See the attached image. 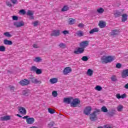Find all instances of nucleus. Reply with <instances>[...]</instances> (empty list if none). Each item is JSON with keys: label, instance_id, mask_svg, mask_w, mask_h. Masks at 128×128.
<instances>
[{"label": "nucleus", "instance_id": "obj_9", "mask_svg": "<svg viewBox=\"0 0 128 128\" xmlns=\"http://www.w3.org/2000/svg\"><path fill=\"white\" fill-rule=\"evenodd\" d=\"M84 49L82 47L78 48L74 52L75 54H80L84 53Z\"/></svg>", "mask_w": 128, "mask_h": 128}, {"label": "nucleus", "instance_id": "obj_60", "mask_svg": "<svg viewBox=\"0 0 128 128\" xmlns=\"http://www.w3.org/2000/svg\"><path fill=\"white\" fill-rule=\"evenodd\" d=\"M34 16L33 15L32 16H30V20H34Z\"/></svg>", "mask_w": 128, "mask_h": 128}, {"label": "nucleus", "instance_id": "obj_32", "mask_svg": "<svg viewBox=\"0 0 128 128\" xmlns=\"http://www.w3.org/2000/svg\"><path fill=\"white\" fill-rule=\"evenodd\" d=\"M101 110L103 112H108V108L106 106H104L101 108Z\"/></svg>", "mask_w": 128, "mask_h": 128}, {"label": "nucleus", "instance_id": "obj_56", "mask_svg": "<svg viewBox=\"0 0 128 128\" xmlns=\"http://www.w3.org/2000/svg\"><path fill=\"white\" fill-rule=\"evenodd\" d=\"M33 48H38V46L36 45V44H34L33 45Z\"/></svg>", "mask_w": 128, "mask_h": 128}, {"label": "nucleus", "instance_id": "obj_51", "mask_svg": "<svg viewBox=\"0 0 128 128\" xmlns=\"http://www.w3.org/2000/svg\"><path fill=\"white\" fill-rule=\"evenodd\" d=\"M6 4L8 6H12V4L10 2H6Z\"/></svg>", "mask_w": 128, "mask_h": 128}, {"label": "nucleus", "instance_id": "obj_34", "mask_svg": "<svg viewBox=\"0 0 128 128\" xmlns=\"http://www.w3.org/2000/svg\"><path fill=\"white\" fill-rule=\"evenodd\" d=\"M38 70V68L36 66H32L30 68L31 72H36V70Z\"/></svg>", "mask_w": 128, "mask_h": 128}, {"label": "nucleus", "instance_id": "obj_18", "mask_svg": "<svg viewBox=\"0 0 128 128\" xmlns=\"http://www.w3.org/2000/svg\"><path fill=\"white\" fill-rule=\"evenodd\" d=\"M4 44L7 46H12V40L5 39L4 40Z\"/></svg>", "mask_w": 128, "mask_h": 128}, {"label": "nucleus", "instance_id": "obj_54", "mask_svg": "<svg viewBox=\"0 0 128 128\" xmlns=\"http://www.w3.org/2000/svg\"><path fill=\"white\" fill-rule=\"evenodd\" d=\"M28 118H30V116H24V117H22V118L24 120H26V122L28 120Z\"/></svg>", "mask_w": 128, "mask_h": 128}, {"label": "nucleus", "instance_id": "obj_2", "mask_svg": "<svg viewBox=\"0 0 128 128\" xmlns=\"http://www.w3.org/2000/svg\"><path fill=\"white\" fill-rule=\"evenodd\" d=\"M80 104V100L78 98L73 99L72 102L70 103L71 106H73L74 108H76V106H78V104Z\"/></svg>", "mask_w": 128, "mask_h": 128}, {"label": "nucleus", "instance_id": "obj_59", "mask_svg": "<svg viewBox=\"0 0 128 128\" xmlns=\"http://www.w3.org/2000/svg\"><path fill=\"white\" fill-rule=\"evenodd\" d=\"M105 128H112L111 126H108L107 125H106L104 126Z\"/></svg>", "mask_w": 128, "mask_h": 128}, {"label": "nucleus", "instance_id": "obj_44", "mask_svg": "<svg viewBox=\"0 0 128 128\" xmlns=\"http://www.w3.org/2000/svg\"><path fill=\"white\" fill-rule=\"evenodd\" d=\"M116 76L113 75L111 77V80H112V82H116Z\"/></svg>", "mask_w": 128, "mask_h": 128}, {"label": "nucleus", "instance_id": "obj_39", "mask_svg": "<svg viewBox=\"0 0 128 128\" xmlns=\"http://www.w3.org/2000/svg\"><path fill=\"white\" fill-rule=\"evenodd\" d=\"M95 90H98V92H100V90H102V88L100 86H97L95 88Z\"/></svg>", "mask_w": 128, "mask_h": 128}, {"label": "nucleus", "instance_id": "obj_15", "mask_svg": "<svg viewBox=\"0 0 128 128\" xmlns=\"http://www.w3.org/2000/svg\"><path fill=\"white\" fill-rule=\"evenodd\" d=\"M97 118H98L96 117V112H94V113L90 114V120H92V122H94L96 120Z\"/></svg>", "mask_w": 128, "mask_h": 128}, {"label": "nucleus", "instance_id": "obj_7", "mask_svg": "<svg viewBox=\"0 0 128 128\" xmlns=\"http://www.w3.org/2000/svg\"><path fill=\"white\" fill-rule=\"evenodd\" d=\"M72 68L70 67H66L63 70V74L64 76H66V74L72 72Z\"/></svg>", "mask_w": 128, "mask_h": 128}, {"label": "nucleus", "instance_id": "obj_8", "mask_svg": "<svg viewBox=\"0 0 128 128\" xmlns=\"http://www.w3.org/2000/svg\"><path fill=\"white\" fill-rule=\"evenodd\" d=\"M14 26L16 28H20L21 26H24V22L23 21L14 22Z\"/></svg>", "mask_w": 128, "mask_h": 128}, {"label": "nucleus", "instance_id": "obj_52", "mask_svg": "<svg viewBox=\"0 0 128 128\" xmlns=\"http://www.w3.org/2000/svg\"><path fill=\"white\" fill-rule=\"evenodd\" d=\"M11 2L12 3H13L14 4H18V0H11Z\"/></svg>", "mask_w": 128, "mask_h": 128}, {"label": "nucleus", "instance_id": "obj_63", "mask_svg": "<svg viewBox=\"0 0 128 128\" xmlns=\"http://www.w3.org/2000/svg\"><path fill=\"white\" fill-rule=\"evenodd\" d=\"M98 128H104L102 126H99Z\"/></svg>", "mask_w": 128, "mask_h": 128}, {"label": "nucleus", "instance_id": "obj_19", "mask_svg": "<svg viewBox=\"0 0 128 128\" xmlns=\"http://www.w3.org/2000/svg\"><path fill=\"white\" fill-rule=\"evenodd\" d=\"M120 34V30H112L110 32L111 36H116Z\"/></svg>", "mask_w": 128, "mask_h": 128}, {"label": "nucleus", "instance_id": "obj_5", "mask_svg": "<svg viewBox=\"0 0 128 128\" xmlns=\"http://www.w3.org/2000/svg\"><path fill=\"white\" fill-rule=\"evenodd\" d=\"M121 76L122 78H126L128 77V69L123 70L121 72Z\"/></svg>", "mask_w": 128, "mask_h": 128}, {"label": "nucleus", "instance_id": "obj_38", "mask_svg": "<svg viewBox=\"0 0 128 128\" xmlns=\"http://www.w3.org/2000/svg\"><path fill=\"white\" fill-rule=\"evenodd\" d=\"M82 60H83V62H88V58L86 56H84L82 58Z\"/></svg>", "mask_w": 128, "mask_h": 128}, {"label": "nucleus", "instance_id": "obj_10", "mask_svg": "<svg viewBox=\"0 0 128 128\" xmlns=\"http://www.w3.org/2000/svg\"><path fill=\"white\" fill-rule=\"evenodd\" d=\"M31 94L30 90L28 89H26L22 91V96H28Z\"/></svg>", "mask_w": 128, "mask_h": 128}, {"label": "nucleus", "instance_id": "obj_50", "mask_svg": "<svg viewBox=\"0 0 128 128\" xmlns=\"http://www.w3.org/2000/svg\"><path fill=\"white\" fill-rule=\"evenodd\" d=\"M18 16H12V20H18Z\"/></svg>", "mask_w": 128, "mask_h": 128}, {"label": "nucleus", "instance_id": "obj_23", "mask_svg": "<svg viewBox=\"0 0 128 128\" xmlns=\"http://www.w3.org/2000/svg\"><path fill=\"white\" fill-rule=\"evenodd\" d=\"M76 35L77 36H84V32L82 30H78L76 33Z\"/></svg>", "mask_w": 128, "mask_h": 128}, {"label": "nucleus", "instance_id": "obj_47", "mask_svg": "<svg viewBox=\"0 0 128 128\" xmlns=\"http://www.w3.org/2000/svg\"><path fill=\"white\" fill-rule=\"evenodd\" d=\"M116 68H122V64H120V63H118L116 64Z\"/></svg>", "mask_w": 128, "mask_h": 128}, {"label": "nucleus", "instance_id": "obj_37", "mask_svg": "<svg viewBox=\"0 0 128 128\" xmlns=\"http://www.w3.org/2000/svg\"><path fill=\"white\" fill-rule=\"evenodd\" d=\"M5 36H7V38H11L12 34H10V32H6L4 34Z\"/></svg>", "mask_w": 128, "mask_h": 128}, {"label": "nucleus", "instance_id": "obj_20", "mask_svg": "<svg viewBox=\"0 0 128 128\" xmlns=\"http://www.w3.org/2000/svg\"><path fill=\"white\" fill-rule=\"evenodd\" d=\"M126 94H123L121 96L120 94H116V98H118V100H120V98H126Z\"/></svg>", "mask_w": 128, "mask_h": 128}, {"label": "nucleus", "instance_id": "obj_1", "mask_svg": "<svg viewBox=\"0 0 128 128\" xmlns=\"http://www.w3.org/2000/svg\"><path fill=\"white\" fill-rule=\"evenodd\" d=\"M114 57L112 56H103L101 58L102 64H108L114 60Z\"/></svg>", "mask_w": 128, "mask_h": 128}, {"label": "nucleus", "instance_id": "obj_61", "mask_svg": "<svg viewBox=\"0 0 128 128\" xmlns=\"http://www.w3.org/2000/svg\"><path fill=\"white\" fill-rule=\"evenodd\" d=\"M16 116H18V118H22V116L20 115L19 114H16Z\"/></svg>", "mask_w": 128, "mask_h": 128}, {"label": "nucleus", "instance_id": "obj_58", "mask_svg": "<svg viewBox=\"0 0 128 128\" xmlns=\"http://www.w3.org/2000/svg\"><path fill=\"white\" fill-rule=\"evenodd\" d=\"M100 112V109H96V111H94V112H96H96Z\"/></svg>", "mask_w": 128, "mask_h": 128}, {"label": "nucleus", "instance_id": "obj_43", "mask_svg": "<svg viewBox=\"0 0 128 128\" xmlns=\"http://www.w3.org/2000/svg\"><path fill=\"white\" fill-rule=\"evenodd\" d=\"M62 10V12H66V10H68V6H64Z\"/></svg>", "mask_w": 128, "mask_h": 128}, {"label": "nucleus", "instance_id": "obj_35", "mask_svg": "<svg viewBox=\"0 0 128 128\" xmlns=\"http://www.w3.org/2000/svg\"><path fill=\"white\" fill-rule=\"evenodd\" d=\"M27 16H34V12H32V10H28L27 13H26Z\"/></svg>", "mask_w": 128, "mask_h": 128}, {"label": "nucleus", "instance_id": "obj_27", "mask_svg": "<svg viewBox=\"0 0 128 128\" xmlns=\"http://www.w3.org/2000/svg\"><path fill=\"white\" fill-rule=\"evenodd\" d=\"M86 74L88 76H92L94 74V71L92 70V69H88Z\"/></svg>", "mask_w": 128, "mask_h": 128}, {"label": "nucleus", "instance_id": "obj_13", "mask_svg": "<svg viewBox=\"0 0 128 128\" xmlns=\"http://www.w3.org/2000/svg\"><path fill=\"white\" fill-rule=\"evenodd\" d=\"M26 122L28 124H32L34 122V118L28 117Z\"/></svg>", "mask_w": 128, "mask_h": 128}, {"label": "nucleus", "instance_id": "obj_53", "mask_svg": "<svg viewBox=\"0 0 128 128\" xmlns=\"http://www.w3.org/2000/svg\"><path fill=\"white\" fill-rule=\"evenodd\" d=\"M33 24L34 26H38V21H36L35 22H34L33 23Z\"/></svg>", "mask_w": 128, "mask_h": 128}, {"label": "nucleus", "instance_id": "obj_24", "mask_svg": "<svg viewBox=\"0 0 128 128\" xmlns=\"http://www.w3.org/2000/svg\"><path fill=\"white\" fill-rule=\"evenodd\" d=\"M96 12L98 14H104V8H100L97 9Z\"/></svg>", "mask_w": 128, "mask_h": 128}, {"label": "nucleus", "instance_id": "obj_57", "mask_svg": "<svg viewBox=\"0 0 128 128\" xmlns=\"http://www.w3.org/2000/svg\"><path fill=\"white\" fill-rule=\"evenodd\" d=\"M124 88H126V90H128V83L124 85Z\"/></svg>", "mask_w": 128, "mask_h": 128}, {"label": "nucleus", "instance_id": "obj_42", "mask_svg": "<svg viewBox=\"0 0 128 128\" xmlns=\"http://www.w3.org/2000/svg\"><path fill=\"white\" fill-rule=\"evenodd\" d=\"M52 96H53L54 98H56V96H58V92L53 91L52 92Z\"/></svg>", "mask_w": 128, "mask_h": 128}, {"label": "nucleus", "instance_id": "obj_49", "mask_svg": "<svg viewBox=\"0 0 128 128\" xmlns=\"http://www.w3.org/2000/svg\"><path fill=\"white\" fill-rule=\"evenodd\" d=\"M20 12L22 14H26V10H20Z\"/></svg>", "mask_w": 128, "mask_h": 128}, {"label": "nucleus", "instance_id": "obj_48", "mask_svg": "<svg viewBox=\"0 0 128 128\" xmlns=\"http://www.w3.org/2000/svg\"><path fill=\"white\" fill-rule=\"evenodd\" d=\"M84 24L82 23H80L78 24V28H84Z\"/></svg>", "mask_w": 128, "mask_h": 128}, {"label": "nucleus", "instance_id": "obj_29", "mask_svg": "<svg viewBox=\"0 0 128 128\" xmlns=\"http://www.w3.org/2000/svg\"><path fill=\"white\" fill-rule=\"evenodd\" d=\"M76 22V20L74 18H70L68 21L69 24H74Z\"/></svg>", "mask_w": 128, "mask_h": 128}, {"label": "nucleus", "instance_id": "obj_36", "mask_svg": "<svg viewBox=\"0 0 128 128\" xmlns=\"http://www.w3.org/2000/svg\"><path fill=\"white\" fill-rule=\"evenodd\" d=\"M58 46L60 48H66V44L63 43H60V44H59Z\"/></svg>", "mask_w": 128, "mask_h": 128}, {"label": "nucleus", "instance_id": "obj_31", "mask_svg": "<svg viewBox=\"0 0 128 128\" xmlns=\"http://www.w3.org/2000/svg\"><path fill=\"white\" fill-rule=\"evenodd\" d=\"M33 60L36 62H42V58H40V57H36Z\"/></svg>", "mask_w": 128, "mask_h": 128}, {"label": "nucleus", "instance_id": "obj_55", "mask_svg": "<svg viewBox=\"0 0 128 128\" xmlns=\"http://www.w3.org/2000/svg\"><path fill=\"white\" fill-rule=\"evenodd\" d=\"M54 122H51L48 124V126L52 127L54 126Z\"/></svg>", "mask_w": 128, "mask_h": 128}, {"label": "nucleus", "instance_id": "obj_46", "mask_svg": "<svg viewBox=\"0 0 128 128\" xmlns=\"http://www.w3.org/2000/svg\"><path fill=\"white\" fill-rule=\"evenodd\" d=\"M62 33L64 34H70V32H68V30H65L62 32Z\"/></svg>", "mask_w": 128, "mask_h": 128}, {"label": "nucleus", "instance_id": "obj_28", "mask_svg": "<svg viewBox=\"0 0 128 128\" xmlns=\"http://www.w3.org/2000/svg\"><path fill=\"white\" fill-rule=\"evenodd\" d=\"M114 16L115 18H118L122 16V12L116 11V12L114 14Z\"/></svg>", "mask_w": 128, "mask_h": 128}, {"label": "nucleus", "instance_id": "obj_33", "mask_svg": "<svg viewBox=\"0 0 128 128\" xmlns=\"http://www.w3.org/2000/svg\"><path fill=\"white\" fill-rule=\"evenodd\" d=\"M48 112L50 114H52L56 112L54 110L52 109L51 108H48Z\"/></svg>", "mask_w": 128, "mask_h": 128}, {"label": "nucleus", "instance_id": "obj_25", "mask_svg": "<svg viewBox=\"0 0 128 128\" xmlns=\"http://www.w3.org/2000/svg\"><path fill=\"white\" fill-rule=\"evenodd\" d=\"M98 26L100 28H104L106 26V22L102 21H100Z\"/></svg>", "mask_w": 128, "mask_h": 128}, {"label": "nucleus", "instance_id": "obj_45", "mask_svg": "<svg viewBox=\"0 0 128 128\" xmlns=\"http://www.w3.org/2000/svg\"><path fill=\"white\" fill-rule=\"evenodd\" d=\"M8 88H10V90L11 92H14V86H9Z\"/></svg>", "mask_w": 128, "mask_h": 128}, {"label": "nucleus", "instance_id": "obj_30", "mask_svg": "<svg viewBox=\"0 0 128 128\" xmlns=\"http://www.w3.org/2000/svg\"><path fill=\"white\" fill-rule=\"evenodd\" d=\"M123 109H124V106L122 105H119L117 107L118 112H122Z\"/></svg>", "mask_w": 128, "mask_h": 128}, {"label": "nucleus", "instance_id": "obj_3", "mask_svg": "<svg viewBox=\"0 0 128 128\" xmlns=\"http://www.w3.org/2000/svg\"><path fill=\"white\" fill-rule=\"evenodd\" d=\"M19 84H20V86H28V84H30V82L26 79H24L22 80H21L19 82Z\"/></svg>", "mask_w": 128, "mask_h": 128}, {"label": "nucleus", "instance_id": "obj_11", "mask_svg": "<svg viewBox=\"0 0 128 128\" xmlns=\"http://www.w3.org/2000/svg\"><path fill=\"white\" fill-rule=\"evenodd\" d=\"M91 111H92V107L91 106L86 107L84 110V114H85L86 116H88V114H90Z\"/></svg>", "mask_w": 128, "mask_h": 128}, {"label": "nucleus", "instance_id": "obj_40", "mask_svg": "<svg viewBox=\"0 0 128 128\" xmlns=\"http://www.w3.org/2000/svg\"><path fill=\"white\" fill-rule=\"evenodd\" d=\"M0 52H6V47L4 46H0Z\"/></svg>", "mask_w": 128, "mask_h": 128}, {"label": "nucleus", "instance_id": "obj_62", "mask_svg": "<svg viewBox=\"0 0 128 128\" xmlns=\"http://www.w3.org/2000/svg\"><path fill=\"white\" fill-rule=\"evenodd\" d=\"M29 128H38L37 126H31Z\"/></svg>", "mask_w": 128, "mask_h": 128}, {"label": "nucleus", "instance_id": "obj_12", "mask_svg": "<svg viewBox=\"0 0 128 128\" xmlns=\"http://www.w3.org/2000/svg\"><path fill=\"white\" fill-rule=\"evenodd\" d=\"M18 110L21 114H23L24 116L26 114V108H24L20 107L18 108Z\"/></svg>", "mask_w": 128, "mask_h": 128}, {"label": "nucleus", "instance_id": "obj_26", "mask_svg": "<svg viewBox=\"0 0 128 128\" xmlns=\"http://www.w3.org/2000/svg\"><path fill=\"white\" fill-rule=\"evenodd\" d=\"M50 84H56L58 82V78H52L50 80Z\"/></svg>", "mask_w": 128, "mask_h": 128}, {"label": "nucleus", "instance_id": "obj_6", "mask_svg": "<svg viewBox=\"0 0 128 128\" xmlns=\"http://www.w3.org/2000/svg\"><path fill=\"white\" fill-rule=\"evenodd\" d=\"M90 42L88 40H86L84 42H82L80 44V48H86L88 46V43Z\"/></svg>", "mask_w": 128, "mask_h": 128}, {"label": "nucleus", "instance_id": "obj_16", "mask_svg": "<svg viewBox=\"0 0 128 128\" xmlns=\"http://www.w3.org/2000/svg\"><path fill=\"white\" fill-rule=\"evenodd\" d=\"M0 120L2 122L10 120V116H6L0 118Z\"/></svg>", "mask_w": 128, "mask_h": 128}, {"label": "nucleus", "instance_id": "obj_17", "mask_svg": "<svg viewBox=\"0 0 128 128\" xmlns=\"http://www.w3.org/2000/svg\"><path fill=\"white\" fill-rule=\"evenodd\" d=\"M72 98H65L64 99V102H66V104H70L72 102Z\"/></svg>", "mask_w": 128, "mask_h": 128}, {"label": "nucleus", "instance_id": "obj_14", "mask_svg": "<svg viewBox=\"0 0 128 128\" xmlns=\"http://www.w3.org/2000/svg\"><path fill=\"white\" fill-rule=\"evenodd\" d=\"M30 80H31L32 82V84H42L41 81L38 80V79L34 78V77L30 78Z\"/></svg>", "mask_w": 128, "mask_h": 128}, {"label": "nucleus", "instance_id": "obj_4", "mask_svg": "<svg viewBox=\"0 0 128 128\" xmlns=\"http://www.w3.org/2000/svg\"><path fill=\"white\" fill-rule=\"evenodd\" d=\"M60 34V30H54L52 31L50 36H58Z\"/></svg>", "mask_w": 128, "mask_h": 128}, {"label": "nucleus", "instance_id": "obj_21", "mask_svg": "<svg viewBox=\"0 0 128 128\" xmlns=\"http://www.w3.org/2000/svg\"><path fill=\"white\" fill-rule=\"evenodd\" d=\"M98 32V28H94L93 29L91 30L89 32L90 34H94V32Z\"/></svg>", "mask_w": 128, "mask_h": 128}, {"label": "nucleus", "instance_id": "obj_22", "mask_svg": "<svg viewBox=\"0 0 128 128\" xmlns=\"http://www.w3.org/2000/svg\"><path fill=\"white\" fill-rule=\"evenodd\" d=\"M122 20L123 22H126V20H128V14H124L122 15Z\"/></svg>", "mask_w": 128, "mask_h": 128}, {"label": "nucleus", "instance_id": "obj_41", "mask_svg": "<svg viewBox=\"0 0 128 128\" xmlns=\"http://www.w3.org/2000/svg\"><path fill=\"white\" fill-rule=\"evenodd\" d=\"M35 72L36 74H42V70L37 68V70H36Z\"/></svg>", "mask_w": 128, "mask_h": 128}]
</instances>
